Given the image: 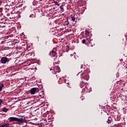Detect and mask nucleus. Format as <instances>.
<instances>
[{"instance_id":"nucleus-1","label":"nucleus","mask_w":127,"mask_h":127,"mask_svg":"<svg viewBox=\"0 0 127 127\" xmlns=\"http://www.w3.org/2000/svg\"><path fill=\"white\" fill-rule=\"evenodd\" d=\"M89 70L85 69L84 71L81 74V77L84 80H89V75H88Z\"/></svg>"},{"instance_id":"nucleus-2","label":"nucleus","mask_w":127,"mask_h":127,"mask_svg":"<svg viewBox=\"0 0 127 127\" xmlns=\"http://www.w3.org/2000/svg\"><path fill=\"white\" fill-rule=\"evenodd\" d=\"M92 41H93V40L92 39H91V37H89L88 38V35L86 36V40L85 39H83L82 41V43L83 44H88V43H89V44H92Z\"/></svg>"},{"instance_id":"nucleus-3","label":"nucleus","mask_w":127,"mask_h":127,"mask_svg":"<svg viewBox=\"0 0 127 127\" xmlns=\"http://www.w3.org/2000/svg\"><path fill=\"white\" fill-rule=\"evenodd\" d=\"M80 86L81 89L84 88L85 91H87L88 87H87V83H85L83 81H82L80 83Z\"/></svg>"},{"instance_id":"nucleus-4","label":"nucleus","mask_w":127,"mask_h":127,"mask_svg":"<svg viewBox=\"0 0 127 127\" xmlns=\"http://www.w3.org/2000/svg\"><path fill=\"white\" fill-rule=\"evenodd\" d=\"M0 62L2 64H5L6 62H9V60L7 57H3L1 59Z\"/></svg>"},{"instance_id":"nucleus-5","label":"nucleus","mask_w":127,"mask_h":127,"mask_svg":"<svg viewBox=\"0 0 127 127\" xmlns=\"http://www.w3.org/2000/svg\"><path fill=\"white\" fill-rule=\"evenodd\" d=\"M37 90H38V88H36V87L32 88L30 90V94H31V95H34V94H35V92L37 91Z\"/></svg>"},{"instance_id":"nucleus-6","label":"nucleus","mask_w":127,"mask_h":127,"mask_svg":"<svg viewBox=\"0 0 127 127\" xmlns=\"http://www.w3.org/2000/svg\"><path fill=\"white\" fill-rule=\"evenodd\" d=\"M9 120V122H17L18 118L15 117H10Z\"/></svg>"},{"instance_id":"nucleus-7","label":"nucleus","mask_w":127,"mask_h":127,"mask_svg":"<svg viewBox=\"0 0 127 127\" xmlns=\"http://www.w3.org/2000/svg\"><path fill=\"white\" fill-rule=\"evenodd\" d=\"M50 55L52 57H56V56H57L56 55V53H55V52H54V51L53 50L50 52Z\"/></svg>"},{"instance_id":"nucleus-8","label":"nucleus","mask_w":127,"mask_h":127,"mask_svg":"<svg viewBox=\"0 0 127 127\" xmlns=\"http://www.w3.org/2000/svg\"><path fill=\"white\" fill-rule=\"evenodd\" d=\"M107 123L108 124H112V123H113V118L111 117H108Z\"/></svg>"},{"instance_id":"nucleus-9","label":"nucleus","mask_w":127,"mask_h":127,"mask_svg":"<svg viewBox=\"0 0 127 127\" xmlns=\"http://www.w3.org/2000/svg\"><path fill=\"white\" fill-rule=\"evenodd\" d=\"M24 121H25V118H18L17 120V122H18V123H23Z\"/></svg>"},{"instance_id":"nucleus-10","label":"nucleus","mask_w":127,"mask_h":127,"mask_svg":"<svg viewBox=\"0 0 127 127\" xmlns=\"http://www.w3.org/2000/svg\"><path fill=\"white\" fill-rule=\"evenodd\" d=\"M9 127V124L8 123H4L0 126V127Z\"/></svg>"},{"instance_id":"nucleus-11","label":"nucleus","mask_w":127,"mask_h":127,"mask_svg":"<svg viewBox=\"0 0 127 127\" xmlns=\"http://www.w3.org/2000/svg\"><path fill=\"white\" fill-rule=\"evenodd\" d=\"M9 109H7L5 107H3L2 109V111L4 112V113H7V112H8L9 111Z\"/></svg>"},{"instance_id":"nucleus-12","label":"nucleus","mask_w":127,"mask_h":127,"mask_svg":"<svg viewBox=\"0 0 127 127\" xmlns=\"http://www.w3.org/2000/svg\"><path fill=\"white\" fill-rule=\"evenodd\" d=\"M3 84L1 83H0V92L2 91V88H3Z\"/></svg>"},{"instance_id":"nucleus-13","label":"nucleus","mask_w":127,"mask_h":127,"mask_svg":"<svg viewBox=\"0 0 127 127\" xmlns=\"http://www.w3.org/2000/svg\"><path fill=\"white\" fill-rule=\"evenodd\" d=\"M87 33H88V34L90 33V32H89V31H88V30H85V34L86 35V36H87V37L89 38V37H90V36H89V35L87 34Z\"/></svg>"},{"instance_id":"nucleus-14","label":"nucleus","mask_w":127,"mask_h":127,"mask_svg":"<svg viewBox=\"0 0 127 127\" xmlns=\"http://www.w3.org/2000/svg\"><path fill=\"white\" fill-rule=\"evenodd\" d=\"M60 8L62 10V11H64V7H63V5H61Z\"/></svg>"},{"instance_id":"nucleus-15","label":"nucleus","mask_w":127,"mask_h":127,"mask_svg":"<svg viewBox=\"0 0 127 127\" xmlns=\"http://www.w3.org/2000/svg\"><path fill=\"white\" fill-rule=\"evenodd\" d=\"M54 3H55V4L56 5H58V6H59V5H60V4L59 3V2H57V1H55Z\"/></svg>"},{"instance_id":"nucleus-16","label":"nucleus","mask_w":127,"mask_h":127,"mask_svg":"<svg viewBox=\"0 0 127 127\" xmlns=\"http://www.w3.org/2000/svg\"><path fill=\"white\" fill-rule=\"evenodd\" d=\"M54 61H55V62H58V58H57V56H56V58L54 59Z\"/></svg>"},{"instance_id":"nucleus-17","label":"nucleus","mask_w":127,"mask_h":127,"mask_svg":"<svg viewBox=\"0 0 127 127\" xmlns=\"http://www.w3.org/2000/svg\"><path fill=\"white\" fill-rule=\"evenodd\" d=\"M71 19L73 21H75V20L76 19V18H75V17H74V16H72L71 17Z\"/></svg>"},{"instance_id":"nucleus-18","label":"nucleus","mask_w":127,"mask_h":127,"mask_svg":"<svg viewBox=\"0 0 127 127\" xmlns=\"http://www.w3.org/2000/svg\"><path fill=\"white\" fill-rule=\"evenodd\" d=\"M57 69L58 70V72H60V67H57Z\"/></svg>"},{"instance_id":"nucleus-19","label":"nucleus","mask_w":127,"mask_h":127,"mask_svg":"<svg viewBox=\"0 0 127 127\" xmlns=\"http://www.w3.org/2000/svg\"><path fill=\"white\" fill-rule=\"evenodd\" d=\"M1 103H3V100L2 99H0V104H1Z\"/></svg>"},{"instance_id":"nucleus-20","label":"nucleus","mask_w":127,"mask_h":127,"mask_svg":"<svg viewBox=\"0 0 127 127\" xmlns=\"http://www.w3.org/2000/svg\"><path fill=\"white\" fill-rule=\"evenodd\" d=\"M83 67H84V64H81V65L80 66V69H82Z\"/></svg>"},{"instance_id":"nucleus-21","label":"nucleus","mask_w":127,"mask_h":127,"mask_svg":"<svg viewBox=\"0 0 127 127\" xmlns=\"http://www.w3.org/2000/svg\"><path fill=\"white\" fill-rule=\"evenodd\" d=\"M2 4V1H0V5H1Z\"/></svg>"},{"instance_id":"nucleus-22","label":"nucleus","mask_w":127,"mask_h":127,"mask_svg":"<svg viewBox=\"0 0 127 127\" xmlns=\"http://www.w3.org/2000/svg\"><path fill=\"white\" fill-rule=\"evenodd\" d=\"M69 25V21H67V23L66 24V25Z\"/></svg>"},{"instance_id":"nucleus-23","label":"nucleus","mask_w":127,"mask_h":127,"mask_svg":"<svg viewBox=\"0 0 127 127\" xmlns=\"http://www.w3.org/2000/svg\"><path fill=\"white\" fill-rule=\"evenodd\" d=\"M33 16V14H31L30 16V17H31V16Z\"/></svg>"},{"instance_id":"nucleus-24","label":"nucleus","mask_w":127,"mask_h":127,"mask_svg":"<svg viewBox=\"0 0 127 127\" xmlns=\"http://www.w3.org/2000/svg\"><path fill=\"white\" fill-rule=\"evenodd\" d=\"M70 56H73V55H72V54H70Z\"/></svg>"},{"instance_id":"nucleus-25","label":"nucleus","mask_w":127,"mask_h":127,"mask_svg":"<svg viewBox=\"0 0 127 127\" xmlns=\"http://www.w3.org/2000/svg\"><path fill=\"white\" fill-rule=\"evenodd\" d=\"M91 46H92H92H93V45H91Z\"/></svg>"},{"instance_id":"nucleus-26","label":"nucleus","mask_w":127,"mask_h":127,"mask_svg":"<svg viewBox=\"0 0 127 127\" xmlns=\"http://www.w3.org/2000/svg\"><path fill=\"white\" fill-rule=\"evenodd\" d=\"M91 46H92H92H93V45H91Z\"/></svg>"},{"instance_id":"nucleus-27","label":"nucleus","mask_w":127,"mask_h":127,"mask_svg":"<svg viewBox=\"0 0 127 127\" xmlns=\"http://www.w3.org/2000/svg\"><path fill=\"white\" fill-rule=\"evenodd\" d=\"M109 36H111V35H109Z\"/></svg>"},{"instance_id":"nucleus-28","label":"nucleus","mask_w":127,"mask_h":127,"mask_svg":"<svg viewBox=\"0 0 127 127\" xmlns=\"http://www.w3.org/2000/svg\"><path fill=\"white\" fill-rule=\"evenodd\" d=\"M50 70H52V69H51V68Z\"/></svg>"}]
</instances>
